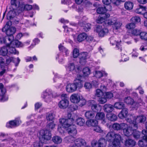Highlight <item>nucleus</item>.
I'll return each instance as SVG.
<instances>
[{"label": "nucleus", "instance_id": "nucleus-1", "mask_svg": "<svg viewBox=\"0 0 147 147\" xmlns=\"http://www.w3.org/2000/svg\"><path fill=\"white\" fill-rule=\"evenodd\" d=\"M106 139L107 141L112 142L111 147L119 146L121 140V137L119 134H115L113 131H110L106 135Z\"/></svg>", "mask_w": 147, "mask_h": 147}, {"label": "nucleus", "instance_id": "nucleus-2", "mask_svg": "<svg viewBox=\"0 0 147 147\" xmlns=\"http://www.w3.org/2000/svg\"><path fill=\"white\" fill-rule=\"evenodd\" d=\"M83 78L80 75H78L73 83L69 84L67 85L66 87V91L69 92H72L76 91L78 88H82L83 86L82 79Z\"/></svg>", "mask_w": 147, "mask_h": 147}, {"label": "nucleus", "instance_id": "nucleus-3", "mask_svg": "<svg viewBox=\"0 0 147 147\" xmlns=\"http://www.w3.org/2000/svg\"><path fill=\"white\" fill-rule=\"evenodd\" d=\"M125 103L128 105H130L134 108L137 109L140 106L144 104L142 100L140 98L138 102L135 101L134 99L130 96L125 97L124 99Z\"/></svg>", "mask_w": 147, "mask_h": 147}, {"label": "nucleus", "instance_id": "nucleus-4", "mask_svg": "<svg viewBox=\"0 0 147 147\" xmlns=\"http://www.w3.org/2000/svg\"><path fill=\"white\" fill-rule=\"evenodd\" d=\"M39 138L41 141H45L50 140L51 138V134L50 131L43 129L39 132Z\"/></svg>", "mask_w": 147, "mask_h": 147}, {"label": "nucleus", "instance_id": "nucleus-5", "mask_svg": "<svg viewBox=\"0 0 147 147\" xmlns=\"http://www.w3.org/2000/svg\"><path fill=\"white\" fill-rule=\"evenodd\" d=\"M9 9H17L19 11H22L24 10V5L20 4L17 0H11Z\"/></svg>", "mask_w": 147, "mask_h": 147}, {"label": "nucleus", "instance_id": "nucleus-6", "mask_svg": "<svg viewBox=\"0 0 147 147\" xmlns=\"http://www.w3.org/2000/svg\"><path fill=\"white\" fill-rule=\"evenodd\" d=\"M20 61V60L19 57L16 58L13 57H10L7 55L5 57V64L6 68H7L8 66L12 62L15 64V66H18Z\"/></svg>", "mask_w": 147, "mask_h": 147}, {"label": "nucleus", "instance_id": "nucleus-7", "mask_svg": "<svg viewBox=\"0 0 147 147\" xmlns=\"http://www.w3.org/2000/svg\"><path fill=\"white\" fill-rule=\"evenodd\" d=\"M61 100L59 102L58 105L61 109H65L68 106L69 103L66 95L62 94L61 96Z\"/></svg>", "mask_w": 147, "mask_h": 147}, {"label": "nucleus", "instance_id": "nucleus-8", "mask_svg": "<svg viewBox=\"0 0 147 147\" xmlns=\"http://www.w3.org/2000/svg\"><path fill=\"white\" fill-rule=\"evenodd\" d=\"M42 97L45 99L47 102L50 101L53 97V95L51 90L50 89H46L43 92V94L42 95Z\"/></svg>", "mask_w": 147, "mask_h": 147}, {"label": "nucleus", "instance_id": "nucleus-9", "mask_svg": "<svg viewBox=\"0 0 147 147\" xmlns=\"http://www.w3.org/2000/svg\"><path fill=\"white\" fill-rule=\"evenodd\" d=\"M116 35L111 37L109 38L110 43L112 45H114L116 44V47L120 51H121L122 50L121 45V41L120 40L118 41L116 40Z\"/></svg>", "mask_w": 147, "mask_h": 147}, {"label": "nucleus", "instance_id": "nucleus-10", "mask_svg": "<svg viewBox=\"0 0 147 147\" xmlns=\"http://www.w3.org/2000/svg\"><path fill=\"white\" fill-rule=\"evenodd\" d=\"M6 89L2 83H0V98L1 101H5L8 99V97L6 96Z\"/></svg>", "mask_w": 147, "mask_h": 147}, {"label": "nucleus", "instance_id": "nucleus-11", "mask_svg": "<svg viewBox=\"0 0 147 147\" xmlns=\"http://www.w3.org/2000/svg\"><path fill=\"white\" fill-rule=\"evenodd\" d=\"M59 122L64 128H67L72 125L73 123L72 119H67L64 118L60 119Z\"/></svg>", "mask_w": 147, "mask_h": 147}, {"label": "nucleus", "instance_id": "nucleus-12", "mask_svg": "<svg viewBox=\"0 0 147 147\" xmlns=\"http://www.w3.org/2000/svg\"><path fill=\"white\" fill-rule=\"evenodd\" d=\"M21 11L17 9H10L7 16V19H13V18L18 15Z\"/></svg>", "mask_w": 147, "mask_h": 147}, {"label": "nucleus", "instance_id": "nucleus-13", "mask_svg": "<svg viewBox=\"0 0 147 147\" xmlns=\"http://www.w3.org/2000/svg\"><path fill=\"white\" fill-rule=\"evenodd\" d=\"M122 130L124 134L126 136H129L132 134L133 131L135 129L133 127L129 126L126 123L125 126L123 127Z\"/></svg>", "mask_w": 147, "mask_h": 147}, {"label": "nucleus", "instance_id": "nucleus-14", "mask_svg": "<svg viewBox=\"0 0 147 147\" xmlns=\"http://www.w3.org/2000/svg\"><path fill=\"white\" fill-rule=\"evenodd\" d=\"M21 123L20 118H18L14 120L9 121V123H7L6 126L7 127L12 128L19 126Z\"/></svg>", "mask_w": 147, "mask_h": 147}, {"label": "nucleus", "instance_id": "nucleus-15", "mask_svg": "<svg viewBox=\"0 0 147 147\" xmlns=\"http://www.w3.org/2000/svg\"><path fill=\"white\" fill-rule=\"evenodd\" d=\"M136 117L133 115H131L129 117L126 118V120L127 122L131 124V127H134V129H136L138 128V125L136 123Z\"/></svg>", "mask_w": 147, "mask_h": 147}, {"label": "nucleus", "instance_id": "nucleus-16", "mask_svg": "<svg viewBox=\"0 0 147 147\" xmlns=\"http://www.w3.org/2000/svg\"><path fill=\"white\" fill-rule=\"evenodd\" d=\"M88 54L87 52H83L80 53L79 57V62L82 65H85L86 62Z\"/></svg>", "mask_w": 147, "mask_h": 147}, {"label": "nucleus", "instance_id": "nucleus-17", "mask_svg": "<svg viewBox=\"0 0 147 147\" xmlns=\"http://www.w3.org/2000/svg\"><path fill=\"white\" fill-rule=\"evenodd\" d=\"M78 25L82 27L84 31L86 32L89 31L91 29V25L89 23H86L84 21L79 22Z\"/></svg>", "mask_w": 147, "mask_h": 147}, {"label": "nucleus", "instance_id": "nucleus-18", "mask_svg": "<svg viewBox=\"0 0 147 147\" xmlns=\"http://www.w3.org/2000/svg\"><path fill=\"white\" fill-rule=\"evenodd\" d=\"M74 144L77 147H85L86 145L85 141L82 138H78L74 141Z\"/></svg>", "mask_w": 147, "mask_h": 147}, {"label": "nucleus", "instance_id": "nucleus-19", "mask_svg": "<svg viewBox=\"0 0 147 147\" xmlns=\"http://www.w3.org/2000/svg\"><path fill=\"white\" fill-rule=\"evenodd\" d=\"M110 16L109 14H106L100 15L98 18L96 20V22L97 23L101 24L102 22H105V20Z\"/></svg>", "mask_w": 147, "mask_h": 147}, {"label": "nucleus", "instance_id": "nucleus-20", "mask_svg": "<svg viewBox=\"0 0 147 147\" xmlns=\"http://www.w3.org/2000/svg\"><path fill=\"white\" fill-rule=\"evenodd\" d=\"M101 89H98L96 90V95L98 97H99L102 96L104 94L103 91L106 90V87L105 85H101L100 86Z\"/></svg>", "mask_w": 147, "mask_h": 147}, {"label": "nucleus", "instance_id": "nucleus-21", "mask_svg": "<svg viewBox=\"0 0 147 147\" xmlns=\"http://www.w3.org/2000/svg\"><path fill=\"white\" fill-rule=\"evenodd\" d=\"M67 131L68 133L71 136L75 135L77 133L76 126L73 125H71L70 127H68L67 129Z\"/></svg>", "mask_w": 147, "mask_h": 147}, {"label": "nucleus", "instance_id": "nucleus-22", "mask_svg": "<svg viewBox=\"0 0 147 147\" xmlns=\"http://www.w3.org/2000/svg\"><path fill=\"white\" fill-rule=\"evenodd\" d=\"M80 99V95L77 94H74L72 95L70 97L71 102L74 103H78L79 102Z\"/></svg>", "mask_w": 147, "mask_h": 147}, {"label": "nucleus", "instance_id": "nucleus-23", "mask_svg": "<svg viewBox=\"0 0 147 147\" xmlns=\"http://www.w3.org/2000/svg\"><path fill=\"white\" fill-rule=\"evenodd\" d=\"M126 125V123H122L120 124L118 123H114L112 125V128L115 130L118 131L123 129L124 127Z\"/></svg>", "mask_w": 147, "mask_h": 147}, {"label": "nucleus", "instance_id": "nucleus-24", "mask_svg": "<svg viewBox=\"0 0 147 147\" xmlns=\"http://www.w3.org/2000/svg\"><path fill=\"white\" fill-rule=\"evenodd\" d=\"M105 115L103 112H97L96 113L95 118L97 119L102 120V122L103 124H105L106 123V121L105 120Z\"/></svg>", "mask_w": 147, "mask_h": 147}, {"label": "nucleus", "instance_id": "nucleus-25", "mask_svg": "<svg viewBox=\"0 0 147 147\" xmlns=\"http://www.w3.org/2000/svg\"><path fill=\"white\" fill-rule=\"evenodd\" d=\"M128 113L127 109H123L118 114L119 117L121 119H123L126 118Z\"/></svg>", "mask_w": 147, "mask_h": 147}, {"label": "nucleus", "instance_id": "nucleus-26", "mask_svg": "<svg viewBox=\"0 0 147 147\" xmlns=\"http://www.w3.org/2000/svg\"><path fill=\"white\" fill-rule=\"evenodd\" d=\"M55 113L54 112L51 111L47 113L46 118L48 121H54L53 120L55 118Z\"/></svg>", "mask_w": 147, "mask_h": 147}, {"label": "nucleus", "instance_id": "nucleus-27", "mask_svg": "<svg viewBox=\"0 0 147 147\" xmlns=\"http://www.w3.org/2000/svg\"><path fill=\"white\" fill-rule=\"evenodd\" d=\"M135 141L130 139L126 140L125 142V145L127 147H133L135 145Z\"/></svg>", "mask_w": 147, "mask_h": 147}, {"label": "nucleus", "instance_id": "nucleus-28", "mask_svg": "<svg viewBox=\"0 0 147 147\" xmlns=\"http://www.w3.org/2000/svg\"><path fill=\"white\" fill-rule=\"evenodd\" d=\"M142 139L141 140H139L138 142V144L139 146L144 147L147 146V138H145V136H142Z\"/></svg>", "mask_w": 147, "mask_h": 147}, {"label": "nucleus", "instance_id": "nucleus-29", "mask_svg": "<svg viewBox=\"0 0 147 147\" xmlns=\"http://www.w3.org/2000/svg\"><path fill=\"white\" fill-rule=\"evenodd\" d=\"M146 120V117L144 115H142L138 116L136 118V123L137 124L138 123H142L144 122Z\"/></svg>", "mask_w": 147, "mask_h": 147}, {"label": "nucleus", "instance_id": "nucleus-30", "mask_svg": "<svg viewBox=\"0 0 147 147\" xmlns=\"http://www.w3.org/2000/svg\"><path fill=\"white\" fill-rule=\"evenodd\" d=\"M86 124L89 127H95L98 124V121L96 119H90L87 121L86 123Z\"/></svg>", "mask_w": 147, "mask_h": 147}, {"label": "nucleus", "instance_id": "nucleus-31", "mask_svg": "<svg viewBox=\"0 0 147 147\" xmlns=\"http://www.w3.org/2000/svg\"><path fill=\"white\" fill-rule=\"evenodd\" d=\"M146 10V7H144L140 5H139V7L136 9L135 12L138 14L144 15V12Z\"/></svg>", "mask_w": 147, "mask_h": 147}, {"label": "nucleus", "instance_id": "nucleus-32", "mask_svg": "<svg viewBox=\"0 0 147 147\" xmlns=\"http://www.w3.org/2000/svg\"><path fill=\"white\" fill-rule=\"evenodd\" d=\"M16 31V28L13 27H9L7 28L6 34L7 36H13Z\"/></svg>", "mask_w": 147, "mask_h": 147}, {"label": "nucleus", "instance_id": "nucleus-33", "mask_svg": "<svg viewBox=\"0 0 147 147\" xmlns=\"http://www.w3.org/2000/svg\"><path fill=\"white\" fill-rule=\"evenodd\" d=\"M113 106L111 104H106L104 106V110L106 112H111L113 109Z\"/></svg>", "mask_w": 147, "mask_h": 147}, {"label": "nucleus", "instance_id": "nucleus-34", "mask_svg": "<svg viewBox=\"0 0 147 147\" xmlns=\"http://www.w3.org/2000/svg\"><path fill=\"white\" fill-rule=\"evenodd\" d=\"M7 48L8 46L7 47L4 46L1 47L0 50V55L4 56L7 55L8 53Z\"/></svg>", "mask_w": 147, "mask_h": 147}, {"label": "nucleus", "instance_id": "nucleus-35", "mask_svg": "<svg viewBox=\"0 0 147 147\" xmlns=\"http://www.w3.org/2000/svg\"><path fill=\"white\" fill-rule=\"evenodd\" d=\"M114 107L117 109L122 110L124 109H127L125 107V105L123 102H116L114 105Z\"/></svg>", "mask_w": 147, "mask_h": 147}, {"label": "nucleus", "instance_id": "nucleus-36", "mask_svg": "<svg viewBox=\"0 0 147 147\" xmlns=\"http://www.w3.org/2000/svg\"><path fill=\"white\" fill-rule=\"evenodd\" d=\"M107 11V9L105 7H99L96 9L97 13L100 15L104 14L106 15L107 14H109L106 12Z\"/></svg>", "mask_w": 147, "mask_h": 147}, {"label": "nucleus", "instance_id": "nucleus-37", "mask_svg": "<svg viewBox=\"0 0 147 147\" xmlns=\"http://www.w3.org/2000/svg\"><path fill=\"white\" fill-rule=\"evenodd\" d=\"M87 34L85 33H83L79 34L77 36V40L79 42L82 41L86 38Z\"/></svg>", "mask_w": 147, "mask_h": 147}, {"label": "nucleus", "instance_id": "nucleus-38", "mask_svg": "<svg viewBox=\"0 0 147 147\" xmlns=\"http://www.w3.org/2000/svg\"><path fill=\"white\" fill-rule=\"evenodd\" d=\"M106 139L103 138H100L98 141L100 147H105L106 146L107 142Z\"/></svg>", "mask_w": 147, "mask_h": 147}, {"label": "nucleus", "instance_id": "nucleus-39", "mask_svg": "<svg viewBox=\"0 0 147 147\" xmlns=\"http://www.w3.org/2000/svg\"><path fill=\"white\" fill-rule=\"evenodd\" d=\"M53 142L57 144H60L62 141V139L60 136H55L52 138Z\"/></svg>", "mask_w": 147, "mask_h": 147}, {"label": "nucleus", "instance_id": "nucleus-40", "mask_svg": "<svg viewBox=\"0 0 147 147\" xmlns=\"http://www.w3.org/2000/svg\"><path fill=\"white\" fill-rule=\"evenodd\" d=\"M85 116L87 119H91L95 116L94 113L91 111H87L85 113Z\"/></svg>", "mask_w": 147, "mask_h": 147}, {"label": "nucleus", "instance_id": "nucleus-41", "mask_svg": "<svg viewBox=\"0 0 147 147\" xmlns=\"http://www.w3.org/2000/svg\"><path fill=\"white\" fill-rule=\"evenodd\" d=\"M8 52L11 54H19V52L18 51H17L15 48L13 47H10L9 45H8Z\"/></svg>", "mask_w": 147, "mask_h": 147}, {"label": "nucleus", "instance_id": "nucleus-42", "mask_svg": "<svg viewBox=\"0 0 147 147\" xmlns=\"http://www.w3.org/2000/svg\"><path fill=\"white\" fill-rule=\"evenodd\" d=\"M73 136H70L66 137L65 138V141L66 143H69L74 142L75 138Z\"/></svg>", "mask_w": 147, "mask_h": 147}, {"label": "nucleus", "instance_id": "nucleus-43", "mask_svg": "<svg viewBox=\"0 0 147 147\" xmlns=\"http://www.w3.org/2000/svg\"><path fill=\"white\" fill-rule=\"evenodd\" d=\"M133 3L130 1L126 2L124 4L125 8L128 10L131 9L133 8Z\"/></svg>", "mask_w": 147, "mask_h": 147}, {"label": "nucleus", "instance_id": "nucleus-44", "mask_svg": "<svg viewBox=\"0 0 147 147\" xmlns=\"http://www.w3.org/2000/svg\"><path fill=\"white\" fill-rule=\"evenodd\" d=\"M91 109L94 112L97 113L101 111L102 107L100 105H97L96 103L92 107Z\"/></svg>", "mask_w": 147, "mask_h": 147}, {"label": "nucleus", "instance_id": "nucleus-45", "mask_svg": "<svg viewBox=\"0 0 147 147\" xmlns=\"http://www.w3.org/2000/svg\"><path fill=\"white\" fill-rule=\"evenodd\" d=\"M59 48L60 51L65 53L66 56H67L69 54V51L61 44L59 45Z\"/></svg>", "mask_w": 147, "mask_h": 147}, {"label": "nucleus", "instance_id": "nucleus-46", "mask_svg": "<svg viewBox=\"0 0 147 147\" xmlns=\"http://www.w3.org/2000/svg\"><path fill=\"white\" fill-rule=\"evenodd\" d=\"M82 71L84 76L85 77L88 76L90 73V69L88 67L83 68Z\"/></svg>", "mask_w": 147, "mask_h": 147}, {"label": "nucleus", "instance_id": "nucleus-47", "mask_svg": "<svg viewBox=\"0 0 147 147\" xmlns=\"http://www.w3.org/2000/svg\"><path fill=\"white\" fill-rule=\"evenodd\" d=\"M0 65L1 69L6 68L5 60L2 57H0Z\"/></svg>", "mask_w": 147, "mask_h": 147}, {"label": "nucleus", "instance_id": "nucleus-48", "mask_svg": "<svg viewBox=\"0 0 147 147\" xmlns=\"http://www.w3.org/2000/svg\"><path fill=\"white\" fill-rule=\"evenodd\" d=\"M55 126V124L54 123V121H51V122H50L48 123L46 126V128L48 129V130L49 131L54 128Z\"/></svg>", "mask_w": 147, "mask_h": 147}, {"label": "nucleus", "instance_id": "nucleus-49", "mask_svg": "<svg viewBox=\"0 0 147 147\" xmlns=\"http://www.w3.org/2000/svg\"><path fill=\"white\" fill-rule=\"evenodd\" d=\"M85 122L84 119L81 117L78 118L76 120V124L80 126H83Z\"/></svg>", "mask_w": 147, "mask_h": 147}, {"label": "nucleus", "instance_id": "nucleus-50", "mask_svg": "<svg viewBox=\"0 0 147 147\" xmlns=\"http://www.w3.org/2000/svg\"><path fill=\"white\" fill-rule=\"evenodd\" d=\"M141 134L140 132L135 130L133 131L132 134H133V137L134 138L136 139H138L140 138Z\"/></svg>", "mask_w": 147, "mask_h": 147}, {"label": "nucleus", "instance_id": "nucleus-51", "mask_svg": "<svg viewBox=\"0 0 147 147\" xmlns=\"http://www.w3.org/2000/svg\"><path fill=\"white\" fill-rule=\"evenodd\" d=\"M68 68L69 70L71 71L75 70L76 72H77V71L76 69L78 70L79 69V67H76L74 63H70L69 66Z\"/></svg>", "mask_w": 147, "mask_h": 147}, {"label": "nucleus", "instance_id": "nucleus-52", "mask_svg": "<svg viewBox=\"0 0 147 147\" xmlns=\"http://www.w3.org/2000/svg\"><path fill=\"white\" fill-rule=\"evenodd\" d=\"M108 31V29L107 28H102L101 31L98 33V35L100 37H103Z\"/></svg>", "mask_w": 147, "mask_h": 147}, {"label": "nucleus", "instance_id": "nucleus-53", "mask_svg": "<svg viewBox=\"0 0 147 147\" xmlns=\"http://www.w3.org/2000/svg\"><path fill=\"white\" fill-rule=\"evenodd\" d=\"M108 117V119L111 121H115L116 120L117 118V115L114 114H111Z\"/></svg>", "mask_w": 147, "mask_h": 147}, {"label": "nucleus", "instance_id": "nucleus-54", "mask_svg": "<svg viewBox=\"0 0 147 147\" xmlns=\"http://www.w3.org/2000/svg\"><path fill=\"white\" fill-rule=\"evenodd\" d=\"M79 50L78 49L75 48L74 49L73 52V57L74 58H76L78 57H79V55H80V53H79Z\"/></svg>", "mask_w": 147, "mask_h": 147}, {"label": "nucleus", "instance_id": "nucleus-55", "mask_svg": "<svg viewBox=\"0 0 147 147\" xmlns=\"http://www.w3.org/2000/svg\"><path fill=\"white\" fill-rule=\"evenodd\" d=\"M131 20L135 24L140 22L141 19L139 17L134 16L131 18Z\"/></svg>", "mask_w": 147, "mask_h": 147}, {"label": "nucleus", "instance_id": "nucleus-56", "mask_svg": "<svg viewBox=\"0 0 147 147\" xmlns=\"http://www.w3.org/2000/svg\"><path fill=\"white\" fill-rule=\"evenodd\" d=\"M140 36L142 39L147 40V33L141 32Z\"/></svg>", "mask_w": 147, "mask_h": 147}, {"label": "nucleus", "instance_id": "nucleus-57", "mask_svg": "<svg viewBox=\"0 0 147 147\" xmlns=\"http://www.w3.org/2000/svg\"><path fill=\"white\" fill-rule=\"evenodd\" d=\"M110 1L113 4L117 6L119 5L120 2H124L125 0H110Z\"/></svg>", "mask_w": 147, "mask_h": 147}, {"label": "nucleus", "instance_id": "nucleus-58", "mask_svg": "<svg viewBox=\"0 0 147 147\" xmlns=\"http://www.w3.org/2000/svg\"><path fill=\"white\" fill-rule=\"evenodd\" d=\"M84 87L86 89L89 90L92 88V85L90 82H86L85 83Z\"/></svg>", "mask_w": 147, "mask_h": 147}, {"label": "nucleus", "instance_id": "nucleus-59", "mask_svg": "<svg viewBox=\"0 0 147 147\" xmlns=\"http://www.w3.org/2000/svg\"><path fill=\"white\" fill-rule=\"evenodd\" d=\"M13 44L15 45L17 47H22L23 45L21 42L18 40H16L13 41Z\"/></svg>", "mask_w": 147, "mask_h": 147}, {"label": "nucleus", "instance_id": "nucleus-60", "mask_svg": "<svg viewBox=\"0 0 147 147\" xmlns=\"http://www.w3.org/2000/svg\"><path fill=\"white\" fill-rule=\"evenodd\" d=\"M141 32V31L140 30L135 29L132 31L131 34L133 35L138 36V35H140Z\"/></svg>", "mask_w": 147, "mask_h": 147}, {"label": "nucleus", "instance_id": "nucleus-61", "mask_svg": "<svg viewBox=\"0 0 147 147\" xmlns=\"http://www.w3.org/2000/svg\"><path fill=\"white\" fill-rule=\"evenodd\" d=\"M91 144L92 147H100L98 142V143L97 141L96 140L92 141Z\"/></svg>", "mask_w": 147, "mask_h": 147}, {"label": "nucleus", "instance_id": "nucleus-62", "mask_svg": "<svg viewBox=\"0 0 147 147\" xmlns=\"http://www.w3.org/2000/svg\"><path fill=\"white\" fill-rule=\"evenodd\" d=\"M116 20L113 19H111L107 20L105 21V23L109 25H111L115 24Z\"/></svg>", "mask_w": 147, "mask_h": 147}, {"label": "nucleus", "instance_id": "nucleus-63", "mask_svg": "<svg viewBox=\"0 0 147 147\" xmlns=\"http://www.w3.org/2000/svg\"><path fill=\"white\" fill-rule=\"evenodd\" d=\"M96 103L94 100H89L87 102V104L88 107H92L94 106Z\"/></svg>", "mask_w": 147, "mask_h": 147}, {"label": "nucleus", "instance_id": "nucleus-64", "mask_svg": "<svg viewBox=\"0 0 147 147\" xmlns=\"http://www.w3.org/2000/svg\"><path fill=\"white\" fill-rule=\"evenodd\" d=\"M43 143L40 141H36L34 143V147H42Z\"/></svg>", "mask_w": 147, "mask_h": 147}]
</instances>
